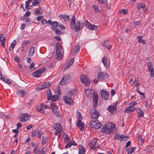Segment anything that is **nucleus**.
Wrapping results in <instances>:
<instances>
[{
	"mask_svg": "<svg viewBox=\"0 0 154 154\" xmlns=\"http://www.w3.org/2000/svg\"><path fill=\"white\" fill-rule=\"evenodd\" d=\"M48 108H49V109L51 108L52 109L53 108L56 109V108H58V107L56 106V105L54 103H52L51 104V106H49Z\"/></svg>",
	"mask_w": 154,
	"mask_h": 154,
	"instance_id": "obj_47",
	"label": "nucleus"
},
{
	"mask_svg": "<svg viewBox=\"0 0 154 154\" xmlns=\"http://www.w3.org/2000/svg\"><path fill=\"white\" fill-rule=\"evenodd\" d=\"M105 126H104L101 130L102 133H105L106 134H109L112 132V129L114 128L115 125L114 124L111 123H109L106 124Z\"/></svg>",
	"mask_w": 154,
	"mask_h": 154,
	"instance_id": "obj_2",
	"label": "nucleus"
},
{
	"mask_svg": "<svg viewBox=\"0 0 154 154\" xmlns=\"http://www.w3.org/2000/svg\"><path fill=\"white\" fill-rule=\"evenodd\" d=\"M30 12L29 11H27L24 15V17L29 16L30 15Z\"/></svg>",
	"mask_w": 154,
	"mask_h": 154,
	"instance_id": "obj_63",
	"label": "nucleus"
},
{
	"mask_svg": "<svg viewBox=\"0 0 154 154\" xmlns=\"http://www.w3.org/2000/svg\"><path fill=\"white\" fill-rule=\"evenodd\" d=\"M85 26L89 29L91 30H96L98 26L94 25H91L89 22H88L87 20H86L84 24Z\"/></svg>",
	"mask_w": 154,
	"mask_h": 154,
	"instance_id": "obj_6",
	"label": "nucleus"
},
{
	"mask_svg": "<svg viewBox=\"0 0 154 154\" xmlns=\"http://www.w3.org/2000/svg\"><path fill=\"white\" fill-rule=\"evenodd\" d=\"M147 65L148 69H150L153 68V66L152 65V62H148L147 63Z\"/></svg>",
	"mask_w": 154,
	"mask_h": 154,
	"instance_id": "obj_44",
	"label": "nucleus"
},
{
	"mask_svg": "<svg viewBox=\"0 0 154 154\" xmlns=\"http://www.w3.org/2000/svg\"><path fill=\"white\" fill-rule=\"evenodd\" d=\"M79 47L80 46L79 45H77L75 47L74 49V51L73 53L74 54H76L79 52Z\"/></svg>",
	"mask_w": 154,
	"mask_h": 154,
	"instance_id": "obj_30",
	"label": "nucleus"
},
{
	"mask_svg": "<svg viewBox=\"0 0 154 154\" xmlns=\"http://www.w3.org/2000/svg\"><path fill=\"white\" fill-rule=\"evenodd\" d=\"M17 94L20 97H23L26 94V93L25 91L21 90L18 91L17 93Z\"/></svg>",
	"mask_w": 154,
	"mask_h": 154,
	"instance_id": "obj_24",
	"label": "nucleus"
},
{
	"mask_svg": "<svg viewBox=\"0 0 154 154\" xmlns=\"http://www.w3.org/2000/svg\"><path fill=\"white\" fill-rule=\"evenodd\" d=\"M38 135L37 136L38 138H40L41 137L42 135L43 134L42 132L41 131H38L37 132Z\"/></svg>",
	"mask_w": 154,
	"mask_h": 154,
	"instance_id": "obj_52",
	"label": "nucleus"
},
{
	"mask_svg": "<svg viewBox=\"0 0 154 154\" xmlns=\"http://www.w3.org/2000/svg\"><path fill=\"white\" fill-rule=\"evenodd\" d=\"M55 31L56 34L58 35H60L61 33V31L57 28L56 29V30H55Z\"/></svg>",
	"mask_w": 154,
	"mask_h": 154,
	"instance_id": "obj_56",
	"label": "nucleus"
},
{
	"mask_svg": "<svg viewBox=\"0 0 154 154\" xmlns=\"http://www.w3.org/2000/svg\"><path fill=\"white\" fill-rule=\"evenodd\" d=\"M137 108L136 107H131L128 110H127V108L124 111L125 112H126L127 113H130L131 112L135 111L136 109Z\"/></svg>",
	"mask_w": 154,
	"mask_h": 154,
	"instance_id": "obj_25",
	"label": "nucleus"
},
{
	"mask_svg": "<svg viewBox=\"0 0 154 154\" xmlns=\"http://www.w3.org/2000/svg\"><path fill=\"white\" fill-rule=\"evenodd\" d=\"M144 8H145V5L143 4H140L137 6V8L139 9Z\"/></svg>",
	"mask_w": 154,
	"mask_h": 154,
	"instance_id": "obj_54",
	"label": "nucleus"
},
{
	"mask_svg": "<svg viewBox=\"0 0 154 154\" xmlns=\"http://www.w3.org/2000/svg\"><path fill=\"white\" fill-rule=\"evenodd\" d=\"M70 143L71 144L72 146H75L77 145L76 143L75 142L74 140H72L71 141H70Z\"/></svg>",
	"mask_w": 154,
	"mask_h": 154,
	"instance_id": "obj_60",
	"label": "nucleus"
},
{
	"mask_svg": "<svg viewBox=\"0 0 154 154\" xmlns=\"http://www.w3.org/2000/svg\"><path fill=\"white\" fill-rule=\"evenodd\" d=\"M58 108H56V109L53 108L52 111L54 115L57 116L59 117L60 114V113L59 112L57 111Z\"/></svg>",
	"mask_w": 154,
	"mask_h": 154,
	"instance_id": "obj_27",
	"label": "nucleus"
},
{
	"mask_svg": "<svg viewBox=\"0 0 154 154\" xmlns=\"http://www.w3.org/2000/svg\"><path fill=\"white\" fill-rule=\"evenodd\" d=\"M47 140V138L46 137H43L42 139V144L43 145L45 144Z\"/></svg>",
	"mask_w": 154,
	"mask_h": 154,
	"instance_id": "obj_46",
	"label": "nucleus"
},
{
	"mask_svg": "<svg viewBox=\"0 0 154 154\" xmlns=\"http://www.w3.org/2000/svg\"><path fill=\"white\" fill-rule=\"evenodd\" d=\"M102 62L104 66L107 68L109 66V63L108 62V60L106 57L104 56L102 59Z\"/></svg>",
	"mask_w": 154,
	"mask_h": 154,
	"instance_id": "obj_16",
	"label": "nucleus"
},
{
	"mask_svg": "<svg viewBox=\"0 0 154 154\" xmlns=\"http://www.w3.org/2000/svg\"><path fill=\"white\" fill-rule=\"evenodd\" d=\"M149 71L150 72V76L151 77H154V69L153 68L148 69Z\"/></svg>",
	"mask_w": 154,
	"mask_h": 154,
	"instance_id": "obj_33",
	"label": "nucleus"
},
{
	"mask_svg": "<svg viewBox=\"0 0 154 154\" xmlns=\"http://www.w3.org/2000/svg\"><path fill=\"white\" fill-rule=\"evenodd\" d=\"M74 58H72L71 59L69 60L67 65L65 67V69H67L69 68L70 67L71 65L74 62Z\"/></svg>",
	"mask_w": 154,
	"mask_h": 154,
	"instance_id": "obj_23",
	"label": "nucleus"
},
{
	"mask_svg": "<svg viewBox=\"0 0 154 154\" xmlns=\"http://www.w3.org/2000/svg\"><path fill=\"white\" fill-rule=\"evenodd\" d=\"M30 42L29 41H25L23 42L22 44V46H24L26 45Z\"/></svg>",
	"mask_w": 154,
	"mask_h": 154,
	"instance_id": "obj_53",
	"label": "nucleus"
},
{
	"mask_svg": "<svg viewBox=\"0 0 154 154\" xmlns=\"http://www.w3.org/2000/svg\"><path fill=\"white\" fill-rule=\"evenodd\" d=\"M109 41L108 40L104 41L103 45L105 46L108 49H110L111 48L112 45L109 44Z\"/></svg>",
	"mask_w": 154,
	"mask_h": 154,
	"instance_id": "obj_19",
	"label": "nucleus"
},
{
	"mask_svg": "<svg viewBox=\"0 0 154 154\" xmlns=\"http://www.w3.org/2000/svg\"><path fill=\"white\" fill-rule=\"evenodd\" d=\"M57 97L56 95H54L51 98L50 100H51L52 102H54L57 99Z\"/></svg>",
	"mask_w": 154,
	"mask_h": 154,
	"instance_id": "obj_41",
	"label": "nucleus"
},
{
	"mask_svg": "<svg viewBox=\"0 0 154 154\" xmlns=\"http://www.w3.org/2000/svg\"><path fill=\"white\" fill-rule=\"evenodd\" d=\"M40 3V2H39L38 1V0H34L32 1V5L34 6H35L37 5L38 4H39Z\"/></svg>",
	"mask_w": 154,
	"mask_h": 154,
	"instance_id": "obj_39",
	"label": "nucleus"
},
{
	"mask_svg": "<svg viewBox=\"0 0 154 154\" xmlns=\"http://www.w3.org/2000/svg\"><path fill=\"white\" fill-rule=\"evenodd\" d=\"M35 65L34 63V62H32L30 64V66L29 67V68L30 69H32L34 66Z\"/></svg>",
	"mask_w": 154,
	"mask_h": 154,
	"instance_id": "obj_64",
	"label": "nucleus"
},
{
	"mask_svg": "<svg viewBox=\"0 0 154 154\" xmlns=\"http://www.w3.org/2000/svg\"><path fill=\"white\" fill-rule=\"evenodd\" d=\"M137 104V103L135 101H134L131 102L129 104V106L127 108V110L129 109L130 108L133 107Z\"/></svg>",
	"mask_w": 154,
	"mask_h": 154,
	"instance_id": "obj_29",
	"label": "nucleus"
},
{
	"mask_svg": "<svg viewBox=\"0 0 154 154\" xmlns=\"http://www.w3.org/2000/svg\"><path fill=\"white\" fill-rule=\"evenodd\" d=\"M107 76V75L106 72H100L97 75L98 79L99 80L106 79Z\"/></svg>",
	"mask_w": 154,
	"mask_h": 154,
	"instance_id": "obj_14",
	"label": "nucleus"
},
{
	"mask_svg": "<svg viewBox=\"0 0 154 154\" xmlns=\"http://www.w3.org/2000/svg\"><path fill=\"white\" fill-rule=\"evenodd\" d=\"M36 89L37 90L40 91L41 90H42L44 89V88H43V86L42 85H38L36 87Z\"/></svg>",
	"mask_w": 154,
	"mask_h": 154,
	"instance_id": "obj_43",
	"label": "nucleus"
},
{
	"mask_svg": "<svg viewBox=\"0 0 154 154\" xmlns=\"http://www.w3.org/2000/svg\"><path fill=\"white\" fill-rule=\"evenodd\" d=\"M14 59L18 63H19L20 61V59L17 56H15L14 57Z\"/></svg>",
	"mask_w": 154,
	"mask_h": 154,
	"instance_id": "obj_57",
	"label": "nucleus"
},
{
	"mask_svg": "<svg viewBox=\"0 0 154 154\" xmlns=\"http://www.w3.org/2000/svg\"><path fill=\"white\" fill-rule=\"evenodd\" d=\"M29 52L30 55L31 56H32L35 52V47H31L30 48V49L29 50Z\"/></svg>",
	"mask_w": 154,
	"mask_h": 154,
	"instance_id": "obj_36",
	"label": "nucleus"
},
{
	"mask_svg": "<svg viewBox=\"0 0 154 154\" xmlns=\"http://www.w3.org/2000/svg\"><path fill=\"white\" fill-rule=\"evenodd\" d=\"M89 145L90 148L93 150H95L97 148L99 147L97 141L96 140H92L91 142L89 144Z\"/></svg>",
	"mask_w": 154,
	"mask_h": 154,
	"instance_id": "obj_10",
	"label": "nucleus"
},
{
	"mask_svg": "<svg viewBox=\"0 0 154 154\" xmlns=\"http://www.w3.org/2000/svg\"><path fill=\"white\" fill-rule=\"evenodd\" d=\"M51 85V83L49 82H48L44 83L43 84V88H44L45 89V88L49 87Z\"/></svg>",
	"mask_w": 154,
	"mask_h": 154,
	"instance_id": "obj_34",
	"label": "nucleus"
},
{
	"mask_svg": "<svg viewBox=\"0 0 154 154\" xmlns=\"http://www.w3.org/2000/svg\"><path fill=\"white\" fill-rule=\"evenodd\" d=\"M41 105L42 107H43L45 108L46 109H49V108H48V107H49V106H47L45 104H44L43 103H42L41 104Z\"/></svg>",
	"mask_w": 154,
	"mask_h": 154,
	"instance_id": "obj_61",
	"label": "nucleus"
},
{
	"mask_svg": "<svg viewBox=\"0 0 154 154\" xmlns=\"http://www.w3.org/2000/svg\"><path fill=\"white\" fill-rule=\"evenodd\" d=\"M36 109L38 111L40 112L41 113H44V111L43 109H42V107L39 106L38 107H37Z\"/></svg>",
	"mask_w": 154,
	"mask_h": 154,
	"instance_id": "obj_45",
	"label": "nucleus"
},
{
	"mask_svg": "<svg viewBox=\"0 0 154 154\" xmlns=\"http://www.w3.org/2000/svg\"><path fill=\"white\" fill-rule=\"evenodd\" d=\"M79 154H85V149L83 146H79Z\"/></svg>",
	"mask_w": 154,
	"mask_h": 154,
	"instance_id": "obj_22",
	"label": "nucleus"
},
{
	"mask_svg": "<svg viewBox=\"0 0 154 154\" xmlns=\"http://www.w3.org/2000/svg\"><path fill=\"white\" fill-rule=\"evenodd\" d=\"M82 119V117L81 116V115L80 112H79V115L78 118V121H77V122H81Z\"/></svg>",
	"mask_w": 154,
	"mask_h": 154,
	"instance_id": "obj_55",
	"label": "nucleus"
},
{
	"mask_svg": "<svg viewBox=\"0 0 154 154\" xmlns=\"http://www.w3.org/2000/svg\"><path fill=\"white\" fill-rule=\"evenodd\" d=\"M45 67L42 68L40 69L33 72L32 73V76L35 77H39L41 75V74L45 72Z\"/></svg>",
	"mask_w": 154,
	"mask_h": 154,
	"instance_id": "obj_7",
	"label": "nucleus"
},
{
	"mask_svg": "<svg viewBox=\"0 0 154 154\" xmlns=\"http://www.w3.org/2000/svg\"><path fill=\"white\" fill-rule=\"evenodd\" d=\"M16 43V42L15 40H14V41L13 43H11V44L10 46L11 48L13 49L14 48Z\"/></svg>",
	"mask_w": 154,
	"mask_h": 154,
	"instance_id": "obj_51",
	"label": "nucleus"
},
{
	"mask_svg": "<svg viewBox=\"0 0 154 154\" xmlns=\"http://www.w3.org/2000/svg\"><path fill=\"white\" fill-rule=\"evenodd\" d=\"M51 25L53 26L54 27H57L59 25L57 21L52 22V23L51 24Z\"/></svg>",
	"mask_w": 154,
	"mask_h": 154,
	"instance_id": "obj_40",
	"label": "nucleus"
},
{
	"mask_svg": "<svg viewBox=\"0 0 154 154\" xmlns=\"http://www.w3.org/2000/svg\"><path fill=\"white\" fill-rule=\"evenodd\" d=\"M90 113L91 114V118L93 119H97L99 114L98 111L95 109H93V108L90 110Z\"/></svg>",
	"mask_w": 154,
	"mask_h": 154,
	"instance_id": "obj_8",
	"label": "nucleus"
},
{
	"mask_svg": "<svg viewBox=\"0 0 154 154\" xmlns=\"http://www.w3.org/2000/svg\"><path fill=\"white\" fill-rule=\"evenodd\" d=\"M47 151V149L45 147L43 148L42 150V153L43 154H45Z\"/></svg>",
	"mask_w": 154,
	"mask_h": 154,
	"instance_id": "obj_58",
	"label": "nucleus"
},
{
	"mask_svg": "<svg viewBox=\"0 0 154 154\" xmlns=\"http://www.w3.org/2000/svg\"><path fill=\"white\" fill-rule=\"evenodd\" d=\"M93 8L94 9L95 12H99L98 8L97 6L94 5L93 6Z\"/></svg>",
	"mask_w": 154,
	"mask_h": 154,
	"instance_id": "obj_50",
	"label": "nucleus"
},
{
	"mask_svg": "<svg viewBox=\"0 0 154 154\" xmlns=\"http://www.w3.org/2000/svg\"><path fill=\"white\" fill-rule=\"evenodd\" d=\"M98 100H93V108L95 109L97 107V104Z\"/></svg>",
	"mask_w": 154,
	"mask_h": 154,
	"instance_id": "obj_49",
	"label": "nucleus"
},
{
	"mask_svg": "<svg viewBox=\"0 0 154 154\" xmlns=\"http://www.w3.org/2000/svg\"><path fill=\"white\" fill-rule=\"evenodd\" d=\"M71 77V76L68 74L64 75L60 82V85H64L68 84L70 81Z\"/></svg>",
	"mask_w": 154,
	"mask_h": 154,
	"instance_id": "obj_4",
	"label": "nucleus"
},
{
	"mask_svg": "<svg viewBox=\"0 0 154 154\" xmlns=\"http://www.w3.org/2000/svg\"><path fill=\"white\" fill-rule=\"evenodd\" d=\"M77 126L79 127L81 131H83L84 128L85 124L82 122H77L76 123Z\"/></svg>",
	"mask_w": 154,
	"mask_h": 154,
	"instance_id": "obj_20",
	"label": "nucleus"
},
{
	"mask_svg": "<svg viewBox=\"0 0 154 154\" xmlns=\"http://www.w3.org/2000/svg\"><path fill=\"white\" fill-rule=\"evenodd\" d=\"M128 136H125V135L123 134L120 135V134H118L115 137V139L121 141L127 140H128Z\"/></svg>",
	"mask_w": 154,
	"mask_h": 154,
	"instance_id": "obj_11",
	"label": "nucleus"
},
{
	"mask_svg": "<svg viewBox=\"0 0 154 154\" xmlns=\"http://www.w3.org/2000/svg\"><path fill=\"white\" fill-rule=\"evenodd\" d=\"M53 127L56 130L58 131V130H60V131H61L62 127L60 124L57 123L55 125H54Z\"/></svg>",
	"mask_w": 154,
	"mask_h": 154,
	"instance_id": "obj_28",
	"label": "nucleus"
},
{
	"mask_svg": "<svg viewBox=\"0 0 154 154\" xmlns=\"http://www.w3.org/2000/svg\"><path fill=\"white\" fill-rule=\"evenodd\" d=\"M29 115L27 114H22L20 115L19 118L20 120L22 122H25L27 120H28L29 119Z\"/></svg>",
	"mask_w": 154,
	"mask_h": 154,
	"instance_id": "obj_13",
	"label": "nucleus"
},
{
	"mask_svg": "<svg viewBox=\"0 0 154 154\" xmlns=\"http://www.w3.org/2000/svg\"><path fill=\"white\" fill-rule=\"evenodd\" d=\"M100 93L103 99L104 100H107L109 95V94L107 91H105L104 89H103L100 91Z\"/></svg>",
	"mask_w": 154,
	"mask_h": 154,
	"instance_id": "obj_9",
	"label": "nucleus"
},
{
	"mask_svg": "<svg viewBox=\"0 0 154 154\" xmlns=\"http://www.w3.org/2000/svg\"><path fill=\"white\" fill-rule=\"evenodd\" d=\"M75 94V91L74 90L69 91L68 94V95L70 96V97L73 96Z\"/></svg>",
	"mask_w": 154,
	"mask_h": 154,
	"instance_id": "obj_42",
	"label": "nucleus"
},
{
	"mask_svg": "<svg viewBox=\"0 0 154 154\" xmlns=\"http://www.w3.org/2000/svg\"><path fill=\"white\" fill-rule=\"evenodd\" d=\"M65 102L67 104L71 106L73 104L74 102L72 99L68 96H64L63 97Z\"/></svg>",
	"mask_w": 154,
	"mask_h": 154,
	"instance_id": "obj_12",
	"label": "nucleus"
},
{
	"mask_svg": "<svg viewBox=\"0 0 154 154\" xmlns=\"http://www.w3.org/2000/svg\"><path fill=\"white\" fill-rule=\"evenodd\" d=\"M137 116L138 117H143L144 116V112H143L140 108H139L137 110Z\"/></svg>",
	"mask_w": 154,
	"mask_h": 154,
	"instance_id": "obj_21",
	"label": "nucleus"
},
{
	"mask_svg": "<svg viewBox=\"0 0 154 154\" xmlns=\"http://www.w3.org/2000/svg\"><path fill=\"white\" fill-rule=\"evenodd\" d=\"M89 125L91 128L96 129H98L102 126V124L97 119L95 120H91L89 123Z\"/></svg>",
	"mask_w": 154,
	"mask_h": 154,
	"instance_id": "obj_3",
	"label": "nucleus"
},
{
	"mask_svg": "<svg viewBox=\"0 0 154 154\" xmlns=\"http://www.w3.org/2000/svg\"><path fill=\"white\" fill-rule=\"evenodd\" d=\"M81 82L86 86L90 85V82L89 78L84 75H81L80 77Z\"/></svg>",
	"mask_w": 154,
	"mask_h": 154,
	"instance_id": "obj_5",
	"label": "nucleus"
},
{
	"mask_svg": "<svg viewBox=\"0 0 154 154\" xmlns=\"http://www.w3.org/2000/svg\"><path fill=\"white\" fill-rule=\"evenodd\" d=\"M117 102L116 103L115 105L114 106L110 105L107 108V109L112 114H113L115 111H116L117 109V107L116 105L117 104Z\"/></svg>",
	"mask_w": 154,
	"mask_h": 154,
	"instance_id": "obj_15",
	"label": "nucleus"
},
{
	"mask_svg": "<svg viewBox=\"0 0 154 154\" xmlns=\"http://www.w3.org/2000/svg\"><path fill=\"white\" fill-rule=\"evenodd\" d=\"M136 149L135 147H131L130 149H127L126 151L128 152V154H129L132 153Z\"/></svg>",
	"mask_w": 154,
	"mask_h": 154,
	"instance_id": "obj_32",
	"label": "nucleus"
},
{
	"mask_svg": "<svg viewBox=\"0 0 154 154\" xmlns=\"http://www.w3.org/2000/svg\"><path fill=\"white\" fill-rule=\"evenodd\" d=\"M71 146V144L70 143H68L65 146V148H70Z\"/></svg>",
	"mask_w": 154,
	"mask_h": 154,
	"instance_id": "obj_62",
	"label": "nucleus"
},
{
	"mask_svg": "<svg viewBox=\"0 0 154 154\" xmlns=\"http://www.w3.org/2000/svg\"><path fill=\"white\" fill-rule=\"evenodd\" d=\"M56 53L58 52H61V47L60 44L58 42L57 43L56 45Z\"/></svg>",
	"mask_w": 154,
	"mask_h": 154,
	"instance_id": "obj_26",
	"label": "nucleus"
},
{
	"mask_svg": "<svg viewBox=\"0 0 154 154\" xmlns=\"http://www.w3.org/2000/svg\"><path fill=\"white\" fill-rule=\"evenodd\" d=\"M98 100V95L97 93L94 92L93 94V100Z\"/></svg>",
	"mask_w": 154,
	"mask_h": 154,
	"instance_id": "obj_35",
	"label": "nucleus"
},
{
	"mask_svg": "<svg viewBox=\"0 0 154 154\" xmlns=\"http://www.w3.org/2000/svg\"><path fill=\"white\" fill-rule=\"evenodd\" d=\"M6 40L5 37L4 35L2 34H0V41L2 45L5 47V41Z\"/></svg>",
	"mask_w": 154,
	"mask_h": 154,
	"instance_id": "obj_17",
	"label": "nucleus"
},
{
	"mask_svg": "<svg viewBox=\"0 0 154 154\" xmlns=\"http://www.w3.org/2000/svg\"><path fill=\"white\" fill-rule=\"evenodd\" d=\"M61 19H63L65 22H68L69 20V16L66 14H61L60 16Z\"/></svg>",
	"mask_w": 154,
	"mask_h": 154,
	"instance_id": "obj_18",
	"label": "nucleus"
},
{
	"mask_svg": "<svg viewBox=\"0 0 154 154\" xmlns=\"http://www.w3.org/2000/svg\"><path fill=\"white\" fill-rule=\"evenodd\" d=\"M2 79L4 82L8 84H10L11 83V82L10 81L9 79H8L6 77L4 76L3 77H2Z\"/></svg>",
	"mask_w": 154,
	"mask_h": 154,
	"instance_id": "obj_31",
	"label": "nucleus"
},
{
	"mask_svg": "<svg viewBox=\"0 0 154 154\" xmlns=\"http://www.w3.org/2000/svg\"><path fill=\"white\" fill-rule=\"evenodd\" d=\"M57 55V59L58 60H60L62 58V56L61 53V52H58L56 53Z\"/></svg>",
	"mask_w": 154,
	"mask_h": 154,
	"instance_id": "obj_38",
	"label": "nucleus"
},
{
	"mask_svg": "<svg viewBox=\"0 0 154 154\" xmlns=\"http://www.w3.org/2000/svg\"><path fill=\"white\" fill-rule=\"evenodd\" d=\"M53 96L52 93L51 92H50L49 94L48 95V98L47 99L48 100H49L51 97Z\"/></svg>",
	"mask_w": 154,
	"mask_h": 154,
	"instance_id": "obj_59",
	"label": "nucleus"
},
{
	"mask_svg": "<svg viewBox=\"0 0 154 154\" xmlns=\"http://www.w3.org/2000/svg\"><path fill=\"white\" fill-rule=\"evenodd\" d=\"M64 135H65V137H64V141L65 142H67L70 139V137L67 134H65Z\"/></svg>",
	"mask_w": 154,
	"mask_h": 154,
	"instance_id": "obj_48",
	"label": "nucleus"
},
{
	"mask_svg": "<svg viewBox=\"0 0 154 154\" xmlns=\"http://www.w3.org/2000/svg\"><path fill=\"white\" fill-rule=\"evenodd\" d=\"M70 25L71 28L73 30L74 29L75 32H77L82 29L84 27V23L83 22L77 20L76 24L75 17L74 15L72 17Z\"/></svg>",
	"mask_w": 154,
	"mask_h": 154,
	"instance_id": "obj_1",
	"label": "nucleus"
},
{
	"mask_svg": "<svg viewBox=\"0 0 154 154\" xmlns=\"http://www.w3.org/2000/svg\"><path fill=\"white\" fill-rule=\"evenodd\" d=\"M133 84L135 86L138 87L139 85V80L137 79H135V80L134 81Z\"/></svg>",
	"mask_w": 154,
	"mask_h": 154,
	"instance_id": "obj_37",
	"label": "nucleus"
}]
</instances>
